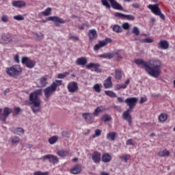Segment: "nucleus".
<instances>
[{"label":"nucleus","mask_w":175,"mask_h":175,"mask_svg":"<svg viewBox=\"0 0 175 175\" xmlns=\"http://www.w3.org/2000/svg\"><path fill=\"white\" fill-rule=\"evenodd\" d=\"M134 62L136 65H142L143 69L152 77L158 78L161 75L162 62L158 59H152L148 62L143 59H136Z\"/></svg>","instance_id":"nucleus-1"},{"label":"nucleus","mask_w":175,"mask_h":175,"mask_svg":"<svg viewBox=\"0 0 175 175\" xmlns=\"http://www.w3.org/2000/svg\"><path fill=\"white\" fill-rule=\"evenodd\" d=\"M137 100H139V99L136 97L127 98L124 100L125 103H126L127 106H129V109L122 113V118L125 121H127L129 125L132 124V116H131V111H132V109H133L135 106H136L137 104Z\"/></svg>","instance_id":"nucleus-2"},{"label":"nucleus","mask_w":175,"mask_h":175,"mask_svg":"<svg viewBox=\"0 0 175 175\" xmlns=\"http://www.w3.org/2000/svg\"><path fill=\"white\" fill-rule=\"evenodd\" d=\"M62 85V80H55L50 86L44 89V95L45 102H49V98L53 96V94L57 91V88Z\"/></svg>","instance_id":"nucleus-3"},{"label":"nucleus","mask_w":175,"mask_h":175,"mask_svg":"<svg viewBox=\"0 0 175 175\" xmlns=\"http://www.w3.org/2000/svg\"><path fill=\"white\" fill-rule=\"evenodd\" d=\"M23 70L20 67V65H14L12 67L7 68L6 73L10 77H16V76H20Z\"/></svg>","instance_id":"nucleus-4"},{"label":"nucleus","mask_w":175,"mask_h":175,"mask_svg":"<svg viewBox=\"0 0 175 175\" xmlns=\"http://www.w3.org/2000/svg\"><path fill=\"white\" fill-rule=\"evenodd\" d=\"M42 89L36 90L33 92L30 93L29 95V105H32L33 103H40V98L39 96L42 95Z\"/></svg>","instance_id":"nucleus-5"},{"label":"nucleus","mask_w":175,"mask_h":175,"mask_svg":"<svg viewBox=\"0 0 175 175\" xmlns=\"http://www.w3.org/2000/svg\"><path fill=\"white\" fill-rule=\"evenodd\" d=\"M108 1L110 2L113 9H115L116 10H124L122 5L118 3L116 0H101L103 5L105 6L107 9H110L111 8Z\"/></svg>","instance_id":"nucleus-6"},{"label":"nucleus","mask_w":175,"mask_h":175,"mask_svg":"<svg viewBox=\"0 0 175 175\" xmlns=\"http://www.w3.org/2000/svg\"><path fill=\"white\" fill-rule=\"evenodd\" d=\"M148 9L151 10V12L154 13L156 16H159V18H162L163 21L165 20V15L162 14V12L161 11V8H159V4H150L148 6Z\"/></svg>","instance_id":"nucleus-7"},{"label":"nucleus","mask_w":175,"mask_h":175,"mask_svg":"<svg viewBox=\"0 0 175 175\" xmlns=\"http://www.w3.org/2000/svg\"><path fill=\"white\" fill-rule=\"evenodd\" d=\"M112 40L110 38H105L103 40L99 41L98 44L94 45V51H98L99 49L107 46L108 43H111Z\"/></svg>","instance_id":"nucleus-8"},{"label":"nucleus","mask_w":175,"mask_h":175,"mask_svg":"<svg viewBox=\"0 0 175 175\" xmlns=\"http://www.w3.org/2000/svg\"><path fill=\"white\" fill-rule=\"evenodd\" d=\"M21 62L23 65H25L27 68H29V69H32V68H35V65H36V62L29 59V58L27 57H23Z\"/></svg>","instance_id":"nucleus-9"},{"label":"nucleus","mask_w":175,"mask_h":175,"mask_svg":"<svg viewBox=\"0 0 175 175\" xmlns=\"http://www.w3.org/2000/svg\"><path fill=\"white\" fill-rule=\"evenodd\" d=\"M1 113H2V109H0V121L5 122L6 121V118L9 117V114L12 113V109L9 107H5L3 109V114H1Z\"/></svg>","instance_id":"nucleus-10"},{"label":"nucleus","mask_w":175,"mask_h":175,"mask_svg":"<svg viewBox=\"0 0 175 175\" xmlns=\"http://www.w3.org/2000/svg\"><path fill=\"white\" fill-rule=\"evenodd\" d=\"M46 21H53V23H59V24H65V23H66V21L57 16H49L46 20H42V23H46Z\"/></svg>","instance_id":"nucleus-11"},{"label":"nucleus","mask_w":175,"mask_h":175,"mask_svg":"<svg viewBox=\"0 0 175 175\" xmlns=\"http://www.w3.org/2000/svg\"><path fill=\"white\" fill-rule=\"evenodd\" d=\"M42 159L43 161H46V159H49L50 163H53V165H55V163H58V162H59L58 157H57L56 156H54L53 154L44 155L42 157Z\"/></svg>","instance_id":"nucleus-12"},{"label":"nucleus","mask_w":175,"mask_h":175,"mask_svg":"<svg viewBox=\"0 0 175 175\" xmlns=\"http://www.w3.org/2000/svg\"><path fill=\"white\" fill-rule=\"evenodd\" d=\"M67 88L69 91V92H77V91L79 90V85H77V82L72 81L68 83Z\"/></svg>","instance_id":"nucleus-13"},{"label":"nucleus","mask_w":175,"mask_h":175,"mask_svg":"<svg viewBox=\"0 0 175 175\" xmlns=\"http://www.w3.org/2000/svg\"><path fill=\"white\" fill-rule=\"evenodd\" d=\"M88 36H89V40H90V42H94V40L98 39V33L96 32V30L92 29L89 30Z\"/></svg>","instance_id":"nucleus-14"},{"label":"nucleus","mask_w":175,"mask_h":175,"mask_svg":"<svg viewBox=\"0 0 175 175\" xmlns=\"http://www.w3.org/2000/svg\"><path fill=\"white\" fill-rule=\"evenodd\" d=\"M115 16L120 17V18H126V20H129L130 21H133L136 18L133 15H125L120 12L116 13Z\"/></svg>","instance_id":"nucleus-15"},{"label":"nucleus","mask_w":175,"mask_h":175,"mask_svg":"<svg viewBox=\"0 0 175 175\" xmlns=\"http://www.w3.org/2000/svg\"><path fill=\"white\" fill-rule=\"evenodd\" d=\"M82 117L85 118V120L88 124H92L94 122V115L90 113H84L82 114Z\"/></svg>","instance_id":"nucleus-16"},{"label":"nucleus","mask_w":175,"mask_h":175,"mask_svg":"<svg viewBox=\"0 0 175 175\" xmlns=\"http://www.w3.org/2000/svg\"><path fill=\"white\" fill-rule=\"evenodd\" d=\"M100 66V64L98 63H90L87 66L88 69H91V68H94V72H96L97 73H102V70L99 68Z\"/></svg>","instance_id":"nucleus-17"},{"label":"nucleus","mask_w":175,"mask_h":175,"mask_svg":"<svg viewBox=\"0 0 175 175\" xmlns=\"http://www.w3.org/2000/svg\"><path fill=\"white\" fill-rule=\"evenodd\" d=\"M0 38V43L4 44H8V43H10L12 40V38H10L9 35L5 33L2 34Z\"/></svg>","instance_id":"nucleus-18"},{"label":"nucleus","mask_w":175,"mask_h":175,"mask_svg":"<svg viewBox=\"0 0 175 175\" xmlns=\"http://www.w3.org/2000/svg\"><path fill=\"white\" fill-rule=\"evenodd\" d=\"M12 6L18 8H25V6H27V3L23 0L14 1H12Z\"/></svg>","instance_id":"nucleus-19"},{"label":"nucleus","mask_w":175,"mask_h":175,"mask_svg":"<svg viewBox=\"0 0 175 175\" xmlns=\"http://www.w3.org/2000/svg\"><path fill=\"white\" fill-rule=\"evenodd\" d=\"M32 105L31 107V109L33 111V113H39L40 110H42V107L40 106L41 102L40 103H35L33 104H30Z\"/></svg>","instance_id":"nucleus-20"},{"label":"nucleus","mask_w":175,"mask_h":175,"mask_svg":"<svg viewBox=\"0 0 175 175\" xmlns=\"http://www.w3.org/2000/svg\"><path fill=\"white\" fill-rule=\"evenodd\" d=\"M100 152L94 151L92 155V159L95 163H99L100 162Z\"/></svg>","instance_id":"nucleus-21"},{"label":"nucleus","mask_w":175,"mask_h":175,"mask_svg":"<svg viewBox=\"0 0 175 175\" xmlns=\"http://www.w3.org/2000/svg\"><path fill=\"white\" fill-rule=\"evenodd\" d=\"M158 47L161 49V50H167V49H169V42L166 40H161Z\"/></svg>","instance_id":"nucleus-22"},{"label":"nucleus","mask_w":175,"mask_h":175,"mask_svg":"<svg viewBox=\"0 0 175 175\" xmlns=\"http://www.w3.org/2000/svg\"><path fill=\"white\" fill-rule=\"evenodd\" d=\"M80 172H81V165L80 164L76 165L70 170L72 174H79Z\"/></svg>","instance_id":"nucleus-23"},{"label":"nucleus","mask_w":175,"mask_h":175,"mask_svg":"<svg viewBox=\"0 0 175 175\" xmlns=\"http://www.w3.org/2000/svg\"><path fill=\"white\" fill-rule=\"evenodd\" d=\"M105 88H111L113 87V83L111 82V77H108L103 83Z\"/></svg>","instance_id":"nucleus-24"},{"label":"nucleus","mask_w":175,"mask_h":175,"mask_svg":"<svg viewBox=\"0 0 175 175\" xmlns=\"http://www.w3.org/2000/svg\"><path fill=\"white\" fill-rule=\"evenodd\" d=\"M76 64L77 65L84 66V65H87V59L85 57H79L76 60Z\"/></svg>","instance_id":"nucleus-25"},{"label":"nucleus","mask_w":175,"mask_h":175,"mask_svg":"<svg viewBox=\"0 0 175 175\" xmlns=\"http://www.w3.org/2000/svg\"><path fill=\"white\" fill-rule=\"evenodd\" d=\"M102 161L105 163H107L111 161V156L109 153H105L102 156Z\"/></svg>","instance_id":"nucleus-26"},{"label":"nucleus","mask_w":175,"mask_h":175,"mask_svg":"<svg viewBox=\"0 0 175 175\" xmlns=\"http://www.w3.org/2000/svg\"><path fill=\"white\" fill-rule=\"evenodd\" d=\"M112 58H118V59H122V56L121 55V51H114L111 52Z\"/></svg>","instance_id":"nucleus-27"},{"label":"nucleus","mask_w":175,"mask_h":175,"mask_svg":"<svg viewBox=\"0 0 175 175\" xmlns=\"http://www.w3.org/2000/svg\"><path fill=\"white\" fill-rule=\"evenodd\" d=\"M104 110H105V107L99 106L94 110L93 114L97 117V116H99V114L103 113Z\"/></svg>","instance_id":"nucleus-28"},{"label":"nucleus","mask_w":175,"mask_h":175,"mask_svg":"<svg viewBox=\"0 0 175 175\" xmlns=\"http://www.w3.org/2000/svg\"><path fill=\"white\" fill-rule=\"evenodd\" d=\"M116 135L117 133L116 132H109L107 135V139L110 140L111 142H113L115 140Z\"/></svg>","instance_id":"nucleus-29"},{"label":"nucleus","mask_w":175,"mask_h":175,"mask_svg":"<svg viewBox=\"0 0 175 175\" xmlns=\"http://www.w3.org/2000/svg\"><path fill=\"white\" fill-rule=\"evenodd\" d=\"M9 142H10L12 144H17V143H20V137L17 136H12L10 138Z\"/></svg>","instance_id":"nucleus-30"},{"label":"nucleus","mask_w":175,"mask_h":175,"mask_svg":"<svg viewBox=\"0 0 175 175\" xmlns=\"http://www.w3.org/2000/svg\"><path fill=\"white\" fill-rule=\"evenodd\" d=\"M115 78L116 80H121V79H122V71H121V70H116Z\"/></svg>","instance_id":"nucleus-31"},{"label":"nucleus","mask_w":175,"mask_h":175,"mask_svg":"<svg viewBox=\"0 0 175 175\" xmlns=\"http://www.w3.org/2000/svg\"><path fill=\"white\" fill-rule=\"evenodd\" d=\"M40 87H46L47 85V77H42L40 79Z\"/></svg>","instance_id":"nucleus-32"},{"label":"nucleus","mask_w":175,"mask_h":175,"mask_svg":"<svg viewBox=\"0 0 175 175\" xmlns=\"http://www.w3.org/2000/svg\"><path fill=\"white\" fill-rule=\"evenodd\" d=\"M105 94L107 95V96H109V98H117V94L113 91L105 90Z\"/></svg>","instance_id":"nucleus-33"},{"label":"nucleus","mask_w":175,"mask_h":175,"mask_svg":"<svg viewBox=\"0 0 175 175\" xmlns=\"http://www.w3.org/2000/svg\"><path fill=\"white\" fill-rule=\"evenodd\" d=\"M99 58H107V59H111L113 58V56L111 55V53H103L102 55H98Z\"/></svg>","instance_id":"nucleus-34"},{"label":"nucleus","mask_w":175,"mask_h":175,"mask_svg":"<svg viewBox=\"0 0 175 175\" xmlns=\"http://www.w3.org/2000/svg\"><path fill=\"white\" fill-rule=\"evenodd\" d=\"M113 31L116 32V33H120L122 32V28L118 25H115L113 27Z\"/></svg>","instance_id":"nucleus-35"},{"label":"nucleus","mask_w":175,"mask_h":175,"mask_svg":"<svg viewBox=\"0 0 175 175\" xmlns=\"http://www.w3.org/2000/svg\"><path fill=\"white\" fill-rule=\"evenodd\" d=\"M159 157H169L170 152L167 150H162L158 153Z\"/></svg>","instance_id":"nucleus-36"},{"label":"nucleus","mask_w":175,"mask_h":175,"mask_svg":"<svg viewBox=\"0 0 175 175\" xmlns=\"http://www.w3.org/2000/svg\"><path fill=\"white\" fill-rule=\"evenodd\" d=\"M102 121H104V122H107L109 121H111V116L109 114H104L101 117Z\"/></svg>","instance_id":"nucleus-37"},{"label":"nucleus","mask_w":175,"mask_h":175,"mask_svg":"<svg viewBox=\"0 0 175 175\" xmlns=\"http://www.w3.org/2000/svg\"><path fill=\"white\" fill-rule=\"evenodd\" d=\"M159 120L161 122H165L167 120V115L166 113H161L159 116Z\"/></svg>","instance_id":"nucleus-38"},{"label":"nucleus","mask_w":175,"mask_h":175,"mask_svg":"<svg viewBox=\"0 0 175 175\" xmlns=\"http://www.w3.org/2000/svg\"><path fill=\"white\" fill-rule=\"evenodd\" d=\"M14 133L21 136V135H24V129L23 128H17L14 131Z\"/></svg>","instance_id":"nucleus-39"},{"label":"nucleus","mask_w":175,"mask_h":175,"mask_svg":"<svg viewBox=\"0 0 175 175\" xmlns=\"http://www.w3.org/2000/svg\"><path fill=\"white\" fill-rule=\"evenodd\" d=\"M58 142V137L53 136L49 139V144H54Z\"/></svg>","instance_id":"nucleus-40"},{"label":"nucleus","mask_w":175,"mask_h":175,"mask_svg":"<svg viewBox=\"0 0 175 175\" xmlns=\"http://www.w3.org/2000/svg\"><path fill=\"white\" fill-rule=\"evenodd\" d=\"M35 36H36V40H42L44 38V34H43L42 33H34Z\"/></svg>","instance_id":"nucleus-41"},{"label":"nucleus","mask_w":175,"mask_h":175,"mask_svg":"<svg viewBox=\"0 0 175 175\" xmlns=\"http://www.w3.org/2000/svg\"><path fill=\"white\" fill-rule=\"evenodd\" d=\"M57 155H59V157H62V158H64V157H66V155H68V151H66V150H59L57 152Z\"/></svg>","instance_id":"nucleus-42"},{"label":"nucleus","mask_w":175,"mask_h":175,"mask_svg":"<svg viewBox=\"0 0 175 175\" xmlns=\"http://www.w3.org/2000/svg\"><path fill=\"white\" fill-rule=\"evenodd\" d=\"M132 33L135 35V36H139L140 35V30H139V28L137 27H133Z\"/></svg>","instance_id":"nucleus-43"},{"label":"nucleus","mask_w":175,"mask_h":175,"mask_svg":"<svg viewBox=\"0 0 175 175\" xmlns=\"http://www.w3.org/2000/svg\"><path fill=\"white\" fill-rule=\"evenodd\" d=\"M139 42L141 43H152V42H154V40L151 38H145V39L139 40Z\"/></svg>","instance_id":"nucleus-44"},{"label":"nucleus","mask_w":175,"mask_h":175,"mask_svg":"<svg viewBox=\"0 0 175 175\" xmlns=\"http://www.w3.org/2000/svg\"><path fill=\"white\" fill-rule=\"evenodd\" d=\"M51 13V8H48L46 10L42 12L43 16H50Z\"/></svg>","instance_id":"nucleus-45"},{"label":"nucleus","mask_w":175,"mask_h":175,"mask_svg":"<svg viewBox=\"0 0 175 175\" xmlns=\"http://www.w3.org/2000/svg\"><path fill=\"white\" fill-rule=\"evenodd\" d=\"M122 28H123V29H125V31H128V29L131 28V25H129V23H124L122 25Z\"/></svg>","instance_id":"nucleus-46"},{"label":"nucleus","mask_w":175,"mask_h":175,"mask_svg":"<svg viewBox=\"0 0 175 175\" xmlns=\"http://www.w3.org/2000/svg\"><path fill=\"white\" fill-rule=\"evenodd\" d=\"M68 39H70V40H74V42H79V39L77 36H72L71 34L69 35Z\"/></svg>","instance_id":"nucleus-47"},{"label":"nucleus","mask_w":175,"mask_h":175,"mask_svg":"<svg viewBox=\"0 0 175 175\" xmlns=\"http://www.w3.org/2000/svg\"><path fill=\"white\" fill-rule=\"evenodd\" d=\"M14 20H16L17 21H23V20H24V17L21 14L16 15L14 16Z\"/></svg>","instance_id":"nucleus-48"},{"label":"nucleus","mask_w":175,"mask_h":175,"mask_svg":"<svg viewBox=\"0 0 175 175\" xmlns=\"http://www.w3.org/2000/svg\"><path fill=\"white\" fill-rule=\"evenodd\" d=\"M69 75V72H65L64 73H60L57 75V79H64L66 76H68Z\"/></svg>","instance_id":"nucleus-49"},{"label":"nucleus","mask_w":175,"mask_h":175,"mask_svg":"<svg viewBox=\"0 0 175 175\" xmlns=\"http://www.w3.org/2000/svg\"><path fill=\"white\" fill-rule=\"evenodd\" d=\"M1 20L2 23H8L9 21V16H8V15H3L1 17Z\"/></svg>","instance_id":"nucleus-50"},{"label":"nucleus","mask_w":175,"mask_h":175,"mask_svg":"<svg viewBox=\"0 0 175 175\" xmlns=\"http://www.w3.org/2000/svg\"><path fill=\"white\" fill-rule=\"evenodd\" d=\"M101 133H102V130L96 129V130H95V133H94V135H92V137H94V138L98 137V136H99Z\"/></svg>","instance_id":"nucleus-51"},{"label":"nucleus","mask_w":175,"mask_h":175,"mask_svg":"<svg viewBox=\"0 0 175 175\" xmlns=\"http://www.w3.org/2000/svg\"><path fill=\"white\" fill-rule=\"evenodd\" d=\"M33 175H49V172H42L40 171H37L33 173Z\"/></svg>","instance_id":"nucleus-52"},{"label":"nucleus","mask_w":175,"mask_h":175,"mask_svg":"<svg viewBox=\"0 0 175 175\" xmlns=\"http://www.w3.org/2000/svg\"><path fill=\"white\" fill-rule=\"evenodd\" d=\"M93 89L96 91V92H100V86L98 83L94 85Z\"/></svg>","instance_id":"nucleus-53"},{"label":"nucleus","mask_w":175,"mask_h":175,"mask_svg":"<svg viewBox=\"0 0 175 175\" xmlns=\"http://www.w3.org/2000/svg\"><path fill=\"white\" fill-rule=\"evenodd\" d=\"M14 111L15 114L17 115L20 113V111H21V108L18 107H15L14 108Z\"/></svg>","instance_id":"nucleus-54"},{"label":"nucleus","mask_w":175,"mask_h":175,"mask_svg":"<svg viewBox=\"0 0 175 175\" xmlns=\"http://www.w3.org/2000/svg\"><path fill=\"white\" fill-rule=\"evenodd\" d=\"M120 158L122 161H124V162H128V160L129 159L128 155L120 156Z\"/></svg>","instance_id":"nucleus-55"},{"label":"nucleus","mask_w":175,"mask_h":175,"mask_svg":"<svg viewBox=\"0 0 175 175\" xmlns=\"http://www.w3.org/2000/svg\"><path fill=\"white\" fill-rule=\"evenodd\" d=\"M62 135L64 137H69L70 136L69 132L68 131H62Z\"/></svg>","instance_id":"nucleus-56"},{"label":"nucleus","mask_w":175,"mask_h":175,"mask_svg":"<svg viewBox=\"0 0 175 175\" xmlns=\"http://www.w3.org/2000/svg\"><path fill=\"white\" fill-rule=\"evenodd\" d=\"M116 88L118 90H121V88L125 89L126 88V85H117Z\"/></svg>","instance_id":"nucleus-57"},{"label":"nucleus","mask_w":175,"mask_h":175,"mask_svg":"<svg viewBox=\"0 0 175 175\" xmlns=\"http://www.w3.org/2000/svg\"><path fill=\"white\" fill-rule=\"evenodd\" d=\"M14 62H16V64H20V59L18 55H14Z\"/></svg>","instance_id":"nucleus-58"},{"label":"nucleus","mask_w":175,"mask_h":175,"mask_svg":"<svg viewBox=\"0 0 175 175\" xmlns=\"http://www.w3.org/2000/svg\"><path fill=\"white\" fill-rule=\"evenodd\" d=\"M126 145L127 146H132V145H133V143H132V139H128L126 141Z\"/></svg>","instance_id":"nucleus-59"},{"label":"nucleus","mask_w":175,"mask_h":175,"mask_svg":"<svg viewBox=\"0 0 175 175\" xmlns=\"http://www.w3.org/2000/svg\"><path fill=\"white\" fill-rule=\"evenodd\" d=\"M118 101L119 102V103H124V98L118 97Z\"/></svg>","instance_id":"nucleus-60"},{"label":"nucleus","mask_w":175,"mask_h":175,"mask_svg":"<svg viewBox=\"0 0 175 175\" xmlns=\"http://www.w3.org/2000/svg\"><path fill=\"white\" fill-rule=\"evenodd\" d=\"M139 102L140 103H144V102H147V99L144 97H142Z\"/></svg>","instance_id":"nucleus-61"},{"label":"nucleus","mask_w":175,"mask_h":175,"mask_svg":"<svg viewBox=\"0 0 175 175\" xmlns=\"http://www.w3.org/2000/svg\"><path fill=\"white\" fill-rule=\"evenodd\" d=\"M113 109H115L116 110H121V107L118 105H113Z\"/></svg>","instance_id":"nucleus-62"},{"label":"nucleus","mask_w":175,"mask_h":175,"mask_svg":"<svg viewBox=\"0 0 175 175\" xmlns=\"http://www.w3.org/2000/svg\"><path fill=\"white\" fill-rule=\"evenodd\" d=\"M84 27H85V24H82L81 26L79 27V29L81 31H83Z\"/></svg>","instance_id":"nucleus-63"},{"label":"nucleus","mask_w":175,"mask_h":175,"mask_svg":"<svg viewBox=\"0 0 175 175\" xmlns=\"http://www.w3.org/2000/svg\"><path fill=\"white\" fill-rule=\"evenodd\" d=\"M100 174H101V175H110L109 173H107V172H102Z\"/></svg>","instance_id":"nucleus-64"}]
</instances>
